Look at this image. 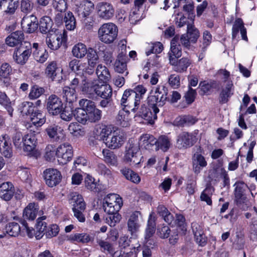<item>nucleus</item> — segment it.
<instances>
[{"instance_id":"37","label":"nucleus","mask_w":257,"mask_h":257,"mask_svg":"<svg viewBox=\"0 0 257 257\" xmlns=\"http://www.w3.org/2000/svg\"><path fill=\"white\" fill-rule=\"evenodd\" d=\"M127 56L122 53L119 54L114 64V69L115 72L123 73L127 70Z\"/></svg>"},{"instance_id":"15","label":"nucleus","mask_w":257,"mask_h":257,"mask_svg":"<svg viewBox=\"0 0 257 257\" xmlns=\"http://www.w3.org/2000/svg\"><path fill=\"white\" fill-rule=\"evenodd\" d=\"M146 0H135L134 7L130 14V20L132 23L138 22L145 17L144 14L146 6L144 7Z\"/></svg>"},{"instance_id":"12","label":"nucleus","mask_w":257,"mask_h":257,"mask_svg":"<svg viewBox=\"0 0 257 257\" xmlns=\"http://www.w3.org/2000/svg\"><path fill=\"white\" fill-rule=\"evenodd\" d=\"M126 138L124 133L116 130L113 131L109 138L105 139L106 146L110 149H116L120 148L124 143Z\"/></svg>"},{"instance_id":"63","label":"nucleus","mask_w":257,"mask_h":257,"mask_svg":"<svg viewBox=\"0 0 257 257\" xmlns=\"http://www.w3.org/2000/svg\"><path fill=\"white\" fill-rule=\"evenodd\" d=\"M214 191L213 188L210 185L207 186L200 195V199L202 201L206 202L207 205L212 204L211 196Z\"/></svg>"},{"instance_id":"23","label":"nucleus","mask_w":257,"mask_h":257,"mask_svg":"<svg viewBox=\"0 0 257 257\" xmlns=\"http://www.w3.org/2000/svg\"><path fill=\"white\" fill-rule=\"evenodd\" d=\"M45 132L49 139L53 142H58L64 137L63 130L58 125L53 124L45 129Z\"/></svg>"},{"instance_id":"40","label":"nucleus","mask_w":257,"mask_h":257,"mask_svg":"<svg viewBox=\"0 0 257 257\" xmlns=\"http://www.w3.org/2000/svg\"><path fill=\"white\" fill-rule=\"evenodd\" d=\"M157 212L168 224H171L174 220L173 215L163 204L158 205L157 208Z\"/></svg>"},{"instance_id":"19","label":"nucleus","mask_w":257,"mask_h":257,"mask_svg":"<svg viewBox=\"0 0 257 257\" xmlns=\"http://www.w3.org/2000/svg\"><path fill=\"white\" fill-rule=\"evenodd\" d=\"M75 13L80 19L90 16L94 9V4L87 0H83L76 5Z\"/></svg>"},{"instance_id":"11","label":"nucleus","mask_w":257,"mask_h":257,"mask_svg":"<svg viewBox=\"0 0 257 257\" xmlns=\"http://www.w3.org/2000/svg\"><path fill=\"white\" fill-rule=\"evenodd\" d=\"M197 140L195 135L183 132L178 136L176 144L179 149H186L193 146Z\"/></svg>"},{"instance_id":"34","label":"nucleus","mask_w":257,"mask_h":257,"mask_svg":"<svg viewBox=\"0 0 257 257\" xmlns=\"http://www.w3.org/2000/svg\"><path fill=\"white\" fill-rule=\"evenodd\" d=\"M39 206L35 203H30L24 209L23 217L29 220H34L37 215Z\"/></svg>"},{"instance_id":"50","label":"nucleus","mask_w":257,"mask_h":257,"mask_svg":"<svg viewBox=\"0 0 257 257\" xmlns=\"http://www.w3.org/2000/svg\"><path fill=\"white\" fill-rule=\"evenodd\" d=\"M102 153L103 160L106 163L113 166L117 165V157L113 152L108 149H103Z\"/></svg>"},{"instance_id":"18","label":"nucleus","mask_w":257,"mask_h":257,"mask_svg":"<svg viewBox=\"0 0 257 257\" xmlns=\"http://www.w3.org/2000/svg\"><path fill=\"white\" fill-rule=\"evenodd\" d=\"M63 108L61 99L54 94L51 95L47 102V109L50 114L53 115L60 113Z\"/></svg>"},{"instance_id":"49","label":"nucleus","mask_w":257,"mask_h":257,"mask_svg":"<svg viewBox=\"0 0 257 257\" xmlns=\"http://www.w3.org/2000/svg\"><path fill=\"white\" fill-rule=\"evenodd\" d=\"M53 25L51 19L48 16H45L40 19L39 22V30L41 33H49Z\"/></svg>"},{"instance_id":"64","label":"nucleus","mask_w":257,"mask_h":257,"mask_svg":"<svg viewBox=\"0 0 257 257\" xmlns=\"http://www.w3.org/2000/svg\"><path fill=\"white\" fill-rule=\"evenodd\" d=\"M86 54L88 65L95 66L98 60V56L96 51L93 49L89 48Z\"/></svg>"},{"instance_id":"53","label":"nucleus","mask_w":257,"mask_h":257,"mask_svg":"<svg viewBox=\"0 0 257 257\" xmlns=\"http://www.w3.org/2000/svg\"><path fill=\"white\" fill-rule=\"evenodd\" d=\"M212 41V35L210 33L206 30L203 33L202 44L200 45L201 54L203 55L206 51L207 48L210 45Z\"/></svg>"},{"instance_id":"5","label":"nucleus","mask_w":257,"mask_h":257,"mask_svg":"<svg viewBox=\"0 0 257 257\" xmlns=\"http://www.w3.org/2000/svg\"><path fill=\"white\" fill-rule=\"evenodd\" d=\"M80 107H83L86 109L87 121L90 122H96L100 120L102 111L97 108L94 102L87 99H82L79 102Z\"/></svg>"},{"instance_id":"47","label":"nucleus","mask_w":257,"mask_h":257,"mask_svg":"<svg viewBox=\"0 0 257 257\" xmlns=\"http://www.w3.org/2000/svg\"><path fill=\"white\" fill-rule=\"evenodd\" d=\"M63 98L68 103H72L76 100L77 94L74 88L65 86L63 89Z\"/></svg>"},{"instance_id":"25","label":"nucleus","mask_w":257,"mask_h":257,"mask_svg":"<svg viewBox=\"0 0 257 257\" xmlns=\"http://www.w3.org/2000/svg\"><path fill=\"white\" fill-rule=\"evenodd\" d=\"M191 228L196 242L200 245L204 246L206 244V238L202 225L198 222H193L191 224Z\"/></svg>"},{"instance_id":"17","label":"nucleus","mask_w":257,"mask_h":257,"mask_svg":"<svg viewBox=\"0 0 257 257\" xmlns=\"http://www.w3.org/2000/svg\"><path fill=\"white\" fill-rule=\"evenodd\" d=\"M46 184L50 187L56 186L61 181V172L56 169L49 168L43 172Z\"/></svg>"},{"instance_id":"58","label":"nucleus","mask_w":257,"mask_h":257,"mask_svg":"<svg viewBox=\"0 0 257 257\" xmlns=\"http://www.w3.org/2000/svg\"><path fill=\"white\" fill-rule=\"evenodd\" d=\"M122 205L121 199H119L117 203L114 204H103V208L107 214L117 213Z\"/></svg>"},{"instance_id":"14","label":"nucleus","mask_w":257,"mask_h":257,"mask_svg":"<svg viewBox=\"0 0 257 257\" xmlns=\"http://www.w3.org/2000/svg\"><path fill=\"white\" fill-rule=\"evenodd\" d=\"M96 10L98 17L104 20L111 19L114 15V8L110 3H99L96 6Z\"/></svg>"},{"instance_id":"29","label":"nucleus","mask_w":257,"mask_h":257,"mask_svg":"<svg viewBox=\"0 0 257 257\" xmlns=\"http://www.w3.org/2000/svg\"><path fill=\"white\" fill-rule=\"evenodd\" d=\"M139 215L140 212L139 211H135L132 213L128 219L127 223V230L132 235L138 231L140 227Z\"/></svg>"},{"instance_id":"2","label":"nucleus","mask_w":257,"mask_h":257,"mask_svg":"<svg viewBox=\"0 0 257 257\" xmlns=\"http://www.w3.org/2000/svg\"><path fill=\"white\" fill-rule=\"evenodd\" d=\"M69 202L72 204L74 216L80 222L85 221L83 212L86 208V204L82 196L77 192H72L70 194Z\"/></svg>"},{"instance_id":"39","label":"nucleus","mask_w":257,"mask_h":257,"mask_svg":"<svg viewBox=\"0 0 257 257\" xmlns=\"http://www.w3.org/2000/svg\"><path fill=\"white\" fill-rule=\"evenodd\" d=\"M21 232V227L19 224L16 222H10L7 224L5 227V233L0 234V238H3L7 234L11 236H18Z\"/></svg>"},{"instance_id":"51","label":"nucleus","mask_w":257,"mask_h":257,"mask_svg":"<svg viewBox=\"0 0 257 257\" xmlns=\"http://www.w3.org/2000/svg\"><path fill=\"white\" fill-rule=\"evenodd\" d=\"M64 22L67 30L69 31L74 30L76 28V19L71 12L68 11L65 14Z\"/></svg>"},{"instance_id":"27","label":"nucleus","mask_w":257,"mask_h":257,"mask_svg":"<svg viewBox=\"0 0 257 257\" xmlns=\"http://www.w3.org/2000/svg\"><path fill=\"white\" fill-rule=\"evenodd\" d=\"M23 150L25 152H31L36 148L37 143L35 131L30 132L24 136Z\"/></svg>"},{"instance_id":"6","label":"nucleus","mask_w":257,"mask_h":257,"mask_svg":"<svg viewBox=\"0 0 257 257\" xmlns=\"http://www.w3.org/2000/svg\"><path fill=\"white\" fill-rule=\"evenodd\" d=\"M31 54V44L29 42L25 41L16 48L13 54V58L16 63L23 65L28 61Z\"/></svg>"},{"instance_id":"32","label":"nucleus","mask_w":257,"mask_h":257,"mask_svg":"<svg viewBox=\"0 0 257 257\" xmlns=\"http://www.w3.org/2000/svg\"><path fill=\"white\" fill-rule=\"evenodd\" d=\"M46 41L49 48L51 50H56L62 45L63 39L61 34H49L46 38Z\"/></svg>"},{"instance_id":"43","label":"nucleus","mask_w":257,"mask_h":257,"mask_svg":"<svg viewBox=\"0 0 257 257\" xmlns=\"http://www.w3.org/2000/svg\"><path fill=\"white\" fill-rule=\"evenodd\" d=\"M234 185L236 186L234 189L235 201L237 205L243 203L246 198L243 194V183H236Z\"/></svg>"},{"instance_id":"62","label":"nucleus","mask_w":257,"mask_h":257,"mask_svg":"<svg viewBox=\"0 0 257 257\" xmlns=\"http://www.w3.org/2000/svg\"><path fill=\"white\" fill-rule=\"evenodd\" d=\"M0 104L5 107L9 115L12 116L13 108L11 105V102L5 93H0Z\"/></svg>"},{"instance_id":"4","label":"nucleus","mask_w":257,"mask_h":257,"mask_svg":"<svg viewBox=\"0 0 257 257\" xmlns=\"http://www.w3.org/2000/svg\"><path fill=\"white\" fill-rule=\"evenodd\" d=\"M199 37V30L194 25L188 24L187 33L181 36L180 42L182 46L189 50L192 48L191 44L196 43Z\"/></svg>"},{"instance_id":"55","label":"nucleus","mask_w":257,"mask_h":257,"mask_svg":"<svg viewBox=\"0 0 257 257\" xmlns=\"http://www.w3.org/2000/svg\"><path fill=\"white\" fill-rule=\"evenodd\" d=\"M131 239L128 236L126 235L121 236L118 239V246L121 252L123 253L127 254V251L131 249Z\"/></svg>"},{"instance_id":"61","label":"nucleus","mask_w":257,"mask_h":257,"mask_svg":"<svg viewBox=\"0 0 257 257\" xmlns=\"http://www.w3.org/2000/svg\"><path fill=\"white\" fill-rule=\"evenodd\" d=\"M57 157V148L53 145H48L45 148V158L47 161H51L55 159V157Z\"/></svg>"},{"instance_id":"42","label":"nucleus","mask_w":257,"mask_h":257,"mask_svg":"<svg viewBox=\"0 0 257 257\" xmlns=\"http://www.w3.org/2000/svg\"><path fill=\"white\" fill-rule=\"evenodd\" d=\"M96 73L99 80L104 83H106L111 78L108 68L102 64H99L97 66Z\"/></svg>"},{"instance_id":"24","label":"nucleus","mask_w":257,"mask_h":257,"mask_svg":"<svg viewBox=\"0 0 257 257\" xmlns=\"http://www.w3.org/2000/svg\"><path fill=\"white\" fill-rule=\"evenodd\" d=\"M46 122L45 115L40 111H35L31 115L30 122H27L25 126L27 129H30L31 131L33 130V126L36 128L41 126Z\"/></svg>"},{"instance_id":"45","label":"nucleus","mask_w":257,"mask_h":257,"mask_svg":"<svg viewBox=\"0 0 257 257\" xmlns=\"http://www.w3.org/2000/svg\"><path fill=\"white\" fill-rule=\"evenodd\" d=\"M180 41V38L178 36H176L173 38L171 42V52L168 53V55L171 54L172 56H174L175 58H179L182 55V49L181 45L179 44L178 42Z\"/></svg>"},{"instance_id":"13","label":"nucleus","mask_w":257,"mask_h":257,"mask_svg":"<svg viewBox=\"0 0 257 257\" xmlns=\"http://www.w3.org/2000/svg\"><path fill=\"white\" fill-rule=\"evenodd\" d=\"M196 152L192 156V167L195 174H199L201 170L205 167L207 163L205 157L202 155L203 149L200 146H196Z\"/></svg>"},{"instance_id":"7","label":"nucleus","mask_w":257,"mask_h":257,"mask_svg":"<svg viewBox=\"0 0 257 257\" xmlns=\"http://www.w3.org/2000/svg\"><path fill=\"white\" fill-rule=\"evenodd\" d=\"M141 158L139 145L129 142L125 147L124 161L131 165H136L140 163Z\"/></svg>"},{"instance_id":"38","label":"nucleus","mask_w":257,"mask_h":257,"mask_svg":"<svg viewBox=\"0 0 257 257\" xmlns=\"http://www.w3.org/2000/svg\"><path fill=\"white\" fill-rule=\"evenodd\" d=\"M12 68L8 63H4L1 66L0 80L3 81L7 86L10 84L11 79L10 76Z\"/></svg>"},{"instance_id":"9","label":"nucleus","mask_w":257,"mask_h":257,"mask_svg":"<svg viewBox=\"0 0 257 257\" xmlns=\"http://www.w3.org/2000/svg\"><path fill=\"white\" fill-rule=\"evenodd\" d=\"M140 103V102L136 98V94L132 89L125 90L124 91L120 100V104L122 106L127 107L132 111L136 112Z\"/></svg>"},{"instance_id":"33","label":"nucleus","mask_w":257,"mask_h":257,"mask_svg":"<svg viewBox=\"0 0 257 257\" xmlns=\"http://www.w3.org/2000/svg\"><path fill=\"white\" fill-rule=\"evenodd\" d=\"M96 242L102 252L105 254H109L112 257H117L116 255V251H115V248L112 243L102 239L98 238L96 239Z\"/></svg>"},{"instance_id":"35","label":"nucleus","mask_w":257,"mask_h":257,"mask_svg":"<svg viewBox=\"0 0 257 257\" xmlns=\"http://www.w3.org/2000/svg\"><path fill=\"white\" fill-rule=\"evenodd\" d=\"M157 139L154 136L149 134L142 135L140 138V145L146 150H151L156 145Z\"/></svg>"},{"instance_id":"8","label":"nucleus","mask_w":257,"mask_h":257,"mask_svg":"<svg viewBox=\"0 0 257 257\" xmlns=\"http://www.w3.org/2000/svg\"><path fill=\"white\" fill-rule=\"evenodd\" d=\"M149 106L151 110L145 104L142 105L138 111V115L146 121L145 123L152 125L157 118V114L159 112V109L156 105Z\"/></svg>"},{"instance_id":"22","label":"nucleus","mask_w":257,"mask_h":257,"mask_svg":"<svg viewBox=\"0 0 257 257\" xmlns=\"http://www.w3.org/2000/svg\"><path fill=\"white\" fill-rule=\"evenodd\" d=\"M239 32H240L242 39L246 42L248 41L246 29L244 27V23L241 18L235 19L232 25V39L233 40L236 39Z\"/></svg>"},{"instance_id":"60","label":"nucleus","mask_w":257,"mask_h":257,"mask_svg":"<svg viewBox=\"0 0 257 257\" xmlns=\"http://www.w3.org/2000/svg\"><path fill=\"white\" fill-rule=\"evenodd\" d=\"M19 109L23 115H31L35 112L33 103L29 101L23 102L19 106Z\"/></svg>"},{"instance_id":"1","label":"nucleus","mask_w":257,"mask_h":257,"mask_svg":"<svg viewBox=\"0 0 257 257\" xmlns=\"http://www.w3.org/2000/svg\"><path fill=\"white\" fill-rule=\"evenodd\" d=\"M117 35V27L112 23L102 24L97 32V36L99 41L106 44L113 43L116 39Z\"/></svg>"},{"instance_id":"46","label":"nucleus","mask_w":257,"mask_h":257,"mask_svg":"<svg viewBox=\"0 0 257 257\" xmlns=\"http://www.w3.org/2000/svg\"><path fill=\"white\" fill-rule=\"evenodd\" d=\"M129 114L128 110H124V109L119 110L116 117L117 124L122 127L127 126L130 120Z\"/></svg>"},{"instance_id":"16","label":"nucleus","mask_w":257,"mask_h":257,"mask_svg":"<svg viewBox=\"0 0 257 257\" xmlns=\"http://www.w3.org/2000/svg\"><path fill=\"white\" fill-rule=\"evenodd\" d=\"M169 63L173 66V70L179 73L186 72L191 64V60L188 57H183L177 60L169 54Z\"/></svg>"},{"instance_id":"31","label":"nucleus","mask_w":257,"mask_h":257,"mask_svg":"<svg viewBox=\"0 0 257 257\" xmlns=\"http://www.w3.org/2000/svg\"><path fill=\"white\" fill-rule=\"evenodd\" d=\"M98 82L99 81L97 80L85 82L83 83V85L82 87V91L89 98H94L96 95Z\"/></svg>"},{"instance_id":"59","label":"nucleus","mask_w":257,"mask_h":257,"mask_svg":"<svg viewBox=\"0 0 257 257\" xmlns=\"http://www.w3.org/2000/svg\"><path fill=\"white\" fill-rule=\"evenodd\" d=\"M58 69L57 64L55 61H52L48 63L45 70V73L47 76L54 80L57 75Z\"/></svg>"},{"instance_id":"30","label":"nucleus","mask_w":257,"mask_h":257,"mask_svg":"<svg viewBox=\"0 0 257 257\" xmlns=\"http://www.w3.org/2000/svg\"><path fill=\"white\" fill-rule=\"evenodd\" d=\"M24 35L21 31H17L12 33L6 39V44L10 47H14L18 45H21L24 42Z\"/></svg>"},{"instance_id":"41","label":"nucleus","mask_w":257,"mask_h":257,"mask_svg":"<svg viewBox=\"0 0 257 257\" xmlns=\"http://www.w3.org/2000/svg\"><path fill=\"white\" fill-rule=\"evenodd\" d=\"M96 95L101 98L112 97V90L111 86L106 83L98 82Z\"/></svg>"},{"instance_id":"44","label":"nucleus","mask_w":257,"mask_h":257,"mask_svg":"<svg viewBox=\"0 0 257 257\" xmlns=\"http://www.w3.org/2000/svg\"><path fill=\"white\" fill-rule=\"evenodd\" d=\"M88 52L86 45L82 43H78L72 48V53L74 57L82 59L85 57Z\"/></svg>"},{"instance_id":"56","label":"nucleus","mask_w":257,"mask_h":257,"mask_svg":"<svg viewBox=\"0 0 257 257\" xmlns=\"http://www.w3.org/2000/svg\"><path fill=\"white\" fill-rule=\"evenodd\" d=\"M69 238L70 240L82 243H87L91 240V237L86 233L72 234Z\"/></svg>"},{"instance_id":"3","label":"nucleus","mask_w":257,"mask_h":257,"mask_svg":"<svg viewBox=\"0 0 257 257\" xmlns=\"http://www.w3.org/2000/svg\"><path fill=\"white\" fill-rule=\"evenodd\" d=\"M152 94L148 97L149 105L163 106L167 100L168 88L164 85H159L152 90Z\"/></svg>"},{"instance_id":"54","label":"nucleus","mask_w":257,"mask_h":257,"mask_svg":"<svg viewBox=\"0 0 257 257\" xmlns=\"http://www.w3.org/2000/svg\"><path fill=\"white\" fill-rule=\"evenodd\" d=\"M121 172L127 180L136 184H138L140 182V177L133 170L128 168H124L121 170Z\"/></svg>"},{"instance_id":"28","label":"nucleus","mask_w":257,"mask_h":257,"mask_svg":"<svg viewBox=\"0 0 257 257\" xmlns=\"http://www.w3.org/2000/svg\"><path fill=\"white\" fill-rule=\"evenodd\" d=\"M234 86L232 81H228L225 86L222 87L219 94V101L220 103H225L233 94Z\"/></svg>"},{"instance_id":"20","label":"nucleus","mask_w":257,"mask_h":257,"mask_svg":"<svg viewBox=\"0 0 257 257\" xmlns=\"http://www.w3.org/2000/svg\"><path fill=\"white\" fill-rule=\"evenodd\" d=\"M23 31L27 33H34L38 28V22L36 17L33 15L23 17L21 22Z\"/></svg>"},{"instance_id":"26","label":"nucleus","mask_w":257,"mask_h":257,"mask_svg":"<svg viewBox=\"0 0 257 257\" xmlns=\"http://www.w3.org/2000/svg\"><path fill=\"white\" fill-rule=\"evenodd\" d=\"M15 189L14 185L10 182H4L0 185V198L8 201L14 196Z\"/></svg>"},{"instance_id":"36","label":"nucleus","mask_w":257,"mask_h":257,"mask_svg":"<svg viewBox=\"0 0 257 257\" xmlns=\"http://www.w3.org/2000/svg\"><path fill=\"white\" fill-rule=\"evenodd\" d=\"M171 145L170 138L165 135L160 136L157 139L155 150H161L162 152H166L170 148Z\"/></svg>"},{"instance_id":"48","label":"nucleus","mask_w":257,"mask_h":257,"mask_svg":"<svg viewBox=\"0 0 257 257\" xmlns=\"http://www.w3.org/2000/svg\"><path fill=\"white\" fill-rule=\"evenodd\" d=\"M46 219L45 216H42L37 219L36 224V232L35 233V237L37 239H41L43 235L45 234V231L47 230L46 223L43 221V220Z\"/></svg>"},{"instance_id":"57","label":"nucleus","mask_w":257,"mask_h":257,"mask_svg":"<svg viewBox=\"0 0 257 257\" xmlns=\"http://www.w3.org/2000/svg\"><path fill=\"white\" fill-rule=\"evenodd\" d=\"M185 218L182 214H177L176 215V228L179 229L182 234H185L187 231V225Z\"/></svg>"},{"instance_id":"52","label":"nucleus","mask_w":257,"mask_h":257,"mask_svg":"<svg viewBox=\"0 0 257 257\" xmlns=\"http://www.w3.org/2000/svg\"><path fill=\"white\" fill-rule=\"evenodd\" d=\"M73 115L76 120L82 124H85L87 121L86 109L83 107L77 108L73 111Z\"/></svg>"},{"instance_id":"10","label":"nucleus","mask_w":257,"mask_h":257,"mask_svg":"<svg viewBox=\"0 0 257 257\" xmlns=\"http://www.w3.org/2000/svg\"><path fill=\"white\" fill-rule=\"evenodd\" d=\"M73 157L72 147L68 143H64L57 148V160L60 164L64 165L70 162Z\"/></svg>"},{"instance_id":"21","label":"nucleus","mask_w":257,"mask_h":257,"mask_svg":"<svg viewBox=\"0 0 257 257\" xmlns=\"http://www.w3.org/2000/svg\"><path fill=\"white\" fill-rule=\"evenodd\" d=\"M0 152L6 158H10L13 156L10 135H3L0 136Z\"/></svg>"}]
</instances>
